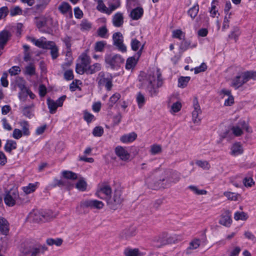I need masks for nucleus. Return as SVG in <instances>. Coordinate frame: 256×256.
Returning <instances> with one entry per match:
<instances>
[{"label": "nucleus", "mask_w": 256, "mask_h": 256, "mask_svg": "<svg viewBox=\"0 0 256 256\" xmlns=\"http://www.w3.org/2000/svg\"><path fill=\"white\" fill-rule=\"evenodd\" d=\"M138 79L140 87L146 89L152 96L158 94V88L163 84L161 72L157 68H154L146 73L141 72Z\"/></svg>", "instance_id": "obj_1"}, {"label": "nucleus", "mask_w": 256, "mask_h": 256, "mask_svg": "<svg viewBox=\"0 0 256 256\" xmlns=\"http://www.w3.org/2000/svg\"><path fill=\"white\" fill-rule=\"evenodd\" d=\"M52 218H53V216L49 212H44L38 210H33L28 215L30 220L36 223L45 222Z\"/></svg>", "instance_id": "obj_2"}, {"label": "nucleus", "mask_w": 256, "mask_h": 256, "mask_svg": "<svg viewBox=\"0 0 256 256\" xmlns=\"http://www.w3.org/2000/svg\"><path fill=\"white\" fill-rule=\"evenodd\" d=\"M97 79L98 86L100 87H104L108 91L112 90L113 86L112 76L100 72L98 74Z\"/></svg>", "instance_id": "obj_3"}, {"label": "nucleus", "mask_w": 256, "mask_h": 256, "mask_svg": "<svg viewBox=\"0 0 256 256\" xmlns=\"http://www.w3.org/2000/svg\"><path fill=\"white\" fill-rule=\"evenodd\" d=\"M242 129L245 130L248 133L252 132V129L244 120H240L237 124L233 126L231 128L233 134L236 136H239L242 134Z\"/></svg>", "instance_id": "obj_4"}, {"label": "nucleus", "mask_w": 256, "mask_h": 256, "mask_svg": "<svg viewBox=\"0 0 256 256\" xmlns=\"http://www.w3.org/2000/svg\"><path fill=\"white\" fill-rule=\"evenodd\" d=\"M105 62L112 68H114L119 66L121 64L124 62V60L120 55L110 54L106 56Z\"/></svg>", "instance_id": "obj_5"}, {"label": "nucleus", "mask_w": 256, "mask_h": 256, "mask_svg": "<svg viewBox=\"0 0 256 256\" xmlns=\"http://www.w3.org/2000/svg\"><path fill=\"white\" fill-rule=\"evenodd\" d=\"M18 198V192L16 190H10L6 194L4 198V202L6 205L12 206L16 203Z\"/></svg>", "instance_id": "obj_6"}, {"label": "nucleus", "mask_w": 256, "mask_h": 256, "mask_svg": "<svg viewBox=\"0 0 256 256\" xmlns=\"http://www.w3.org/2000/svg\"><path fill=\"white\" fill-rule=\"evenodd\" d=\"M66 96H62L58 98L56 101L53 100L48 98L47 100V104L50 110V114H54L58 106H62L63 102L66 100Z\"/></svg>", "instance_id": "obj_7"}, {"label": "nucleus", "mask_w": 256, "mask_h": 256, "mask_svg": "<svg viewBox=\"0 0 256 256\" xmlns=\"http://www.w3.org/2000/svg\"><path fill=\"white\" fill-rule=\"evenodd\" d=\"M193 108L194 110L192 112V120L194 124H198L201 120L200 115L202 114V112L196 98H194L193 100Z\"/></svg>", "instance_id": "obj_8"}, {"label": "nucleus", "mask_w": 256, "mask_h": 256, "mask_svg": "<svg viewBox=\"0 0 256 256\" xmlns=\"http://www.w3.org/2000/svg\"><path fill=\"white\" fill-rule=\"evenodd\" d=\"M112 194V189L110 186L107 184H102L100 186L98 190L96 195L102 199H110L109 196Z\"/></svg>", "instance_id": "obj_9"}, {"label": "nucleus", "mask_w": 256, "mask_h": 256, "mask_svg": "<svg viewBox=\"0 0 256 256\" xmlns=\"http://www.w3.org/2000/svg\"><path fill=\"white\" fill-rule=\"evenodd\" d=\"M80 206L82 208H90L100 209L104 206V204L102 202L98 200H86L80 202Z\"/></svg>", "instance_id": "obj_10"}, {"label": "nucleus", "mask_w": 256, "mask_h": 256, "mask_svg": "<svg viewBox=\"0 0 256 256\" xmlns=\"http://www.w3.org/2000/svg\"><path fill=\"white\" fill-rule=\"evenodd\" d=\"M248 81L244 72H242L233 78L231 86L238 89Z\"/></svg>", "instance_id": "obj_11"}, {"label": "nucleus", "mask_w": 256, "mask_h": 256, "mask_svg": "<svg viewBox=\"0 0 256 256\" xmlns=\"http://www.w3.org/2000/svg\"><path fill=\"white\" fill-rule=\"evenodd\" d=\"M112 38L114 44L116 46L119 50L122 52L126 50V46L123 44V36L120 32H116L113 34Z\"/></svg>", "instance_id": "obj_12"}, {"label": "nucleus", "mask_w": 256, "mask_h": 256, "mask_svg": "<svg viewBox=\"0 0 256 256\" xmlns=\"http://www.w3.org/2000/svg\"><path fill=\"white\" fill-rule=\"evenodd\" d=\"M122 201V198L121 191L120 190H116L112 198L108 200V204L112 208H114V206L120 204Z\"/></svg>", "instance_id": "obj_13"}, {"label": "nucleus", "mask_w": 256, "mask_h": 256, "mask_svg": "<svg viewBox=\"0 0 256 256\" xmlns=\"http://www.w3.org/2000/svg\"><path fill=\"white\" fill-rule=\"evenodd\" d=\"M116 155L122 160L126 161L130 158V154L126 148L118 146L115 148Z\"/></svg>", "instance_id": "obj_14"}, {"label": "nucleus", "mask_w": 256, "mask_h": 256, "mask_svg": "<svg viewBox=\"0 0 256 256\" xmlns=\"http://www.w3.org/2000/svg\"><path fill=\"white\" fill-rule=\"evenodd\" d=\"M232 222L231 212L228 210H225L222 214L219 222L220 224L229 227Z\"/></svg>", "instance_id": "obj_15"}, {"label": "nucleus", "mask_w": 256, "mask_h": 256, "mask_svg": "<svg viewBox=\"0 0 256 256\" xmlns=\"http://www.w3.org/2000/svg\"><path fill=\"white\" fill-rule=\"evenodd\" d=\"M47 250L45 246L36 244L30 248L28 252H26V256H36L39 254H43Z\"/></svg>", "instance_id": "obj_16"}, {"label": "nucleus", "mask_w": 256, "mask_h": 256, "mask_svg": "<svg viewBox=\"0 0 256 256\" xmlns=\"http://www.w3.org/2000/svg\"><path fill=\"white\" fill-rule=\"evenodd\" d=\"M58 10L63 14L68 16L70 18L72 17V12L71 6L66 2H62L58 7Z\"/></svg>", "instance_id": "obj_17"}, {"label": "nucleus", "mask_w": 256, "mask_h": 256, "mask_svg": "<svg viewBox=\"0 0 256 256\" xmlns=\"http://www.w3.org/2000/svg\"><path fill=\"white\" fill-rule=\"evenodd\" d=\"M27 38L38 47L44 49L47 48V46L49 44V41H46L44 38H41L40 39L36 40L33 37L28 36Z\"/></svg>", "instance_id": "obj_18"}, {"label": "nucleus", "mask_w": 256, "mask_h": 256, "mask_svg": "<svg viewBox=\"0 0 256 256\" xmlns=\"http://www.w3.org/2000/svg\"><path fill=\"white\" fill-rule=\"evenodd\" d=\"M11 36L10 32L6 30H3L0 32V51L4 48L8 42Z\"/></svg>", "instance_id": "obj_19"}, {"label": "nucleus", "mask_w": 256, "mask_h": 256, "mask_svg": "<svg viewBox=\"0 0 256 256\" xmlns=\"http://www.w3.org/2000/svg\"><path fill=\"white\" fill-rule=\"evenodd\" d=\"M112 22L115 27H121L124 22V14L120 12H116L112 16Z\"/></svg>", "instance_id": "obj_20"}, {"label": "nucleus", "mask_w": 256, "mask_h": 256, "mask_svg": "<svg viewBox=\"0 0 256 256\" xmlns=\"http://www.w3.org/2000/svg\"><path fill=\"white\" fill-rule=\"evenodd\" d=\"M142 46L141 48V50L140 51H138L136 54V58L135 56H132L128 58L126 60V68L127 70L132 69L136 65L138 60L142 54Z\"/></svg>", "instance_id": "obj_21"}, {"label": "nucleus", "mask_w": 256, "mask_h": 256, "mask_svg": "<svg viewBox=\"0 0 256 256\" xmlns=\"http://www.w3.org/2000/svg\"><path fill=\"white\" fill-rule=\"evenodd\" d=\"M144 12L142 7H137L131 10L130 16L133 20H138L142 17Z\"/></svg>", "instance_id": "obj_22"}, {"label": "nucleus", "mask_w": 256, "mask_h": 256, "mask_svg": "<svg viewBox=\"0 0 256 256\" xmlns=\"http://www.w3.org/2000/svg\"><path fill=\"white\" fill-rule=\"evenodd\" d=\"M244 150L240 142H236L231 148L230 154L233 156H237L243 153Z\"/></svg>", "instance_id": "obj_23"}, {"label": "nucleus", "mask_w": 256, "mask_h": 256, "mask_svg": "<svg viewBox=\"0 0 256 256\" xmlns=\"http://www.w3.org/2000/svg\"><path fill=\"white\" fill-rule=\"evenodd\" d=\"M0 232L4 235H7L9 232V223L3 217H0Z\"/></svg>", "instance_id": "obj_24"}, {"label": "nucleus", "mask_w": 256, "mask_h": 256, "mask_svg": "<svg viewBox=\"0 0 256 256\" xmlns=\"http://www.w3.org/2000/svg\"><path fill=\"white\" fill-rule=\"evenodd\" d=\"M46 49L50 50V54L52 59L56 58L58 56V50L56 44L52 41H49Z\"/></svg>", "instance_id": "obj_25"}, {"label": "nucleus", "mask_w": 256, "mask_h": 256, "mask_svg": "<svg viewBox=\"0 0 256 256\" xmlns=\"http://www.w3.org/2000/svg\"><path fill=\"white\" fill-rule=\"evenodd\" d=\"M137 135L134 132H131L121 136L120 140L124 143L133 142L136 138Z\"/></svg>", "instance_id": "obj_26"}, {"label": "nucleus", "mask_w": 256, "mask_h": 256, "mask_svg": "<svg viewBox=\"0 0 256 256\" xmlns=\"http://www.w3.org/2000/svg\"><path fill=\"white\" fill-rule=\"evenodd\" d=\"M102 68V66L98 63H96L94 64L87 67L86 69V74H92L100 71Z\"/></svg>", "instance_id": "obj_27"}, {"label": "nucleus", "mask_w": 256, "mask_h": 256, "mask_svg": "<svg viewBox=\"0 0 256 256\" xmlns=\"http://www.w3.org/2000/svg\"><path fill=\"white\" fill-rule=\"evenodd\" d=\"M108 5L109 7V14H111L113 11L118 8L120 6V0H112L108 2Z\"/></svg>", "instance_id": "obj_28"}, {"label": "nucleus", "mask_w": 256, "mask_h": 256, "mask_svg": "<svg viewBox=\"0 0 256 256\" xmlns=\"http://www.w3.org/2000/svg\"><path fill=\"white\" fill-rule=\"evenodd\" d=\"M153 242L154 246L157 247H160L163 245L167 244L166 239L164 238V236H158L153 238Z\"/></svg>", "instance_id": "obj_29"}, {"label": "nucleus", "mask_w": 256, "mask_h": 256, "mask_svg": "<svg viewBox=\"0 0 256 256\" xmlns=\"http://www.w3.org/2000/svg\"><path fill=\"white\" fill-rule=\"evenodd\" d=\"M121 96L118 92L113 94L110 98L108 105L109 108H111L114 105L120 100Z\"/></svg>", "instance_id": "obj_30"}, {"label": "nucleus", "mask_w": 256, "mask_h": 256, "mask_svg": "<svg viewBox=\"0 0 256 256\" xmlns=\"http://www.w3.org/2000/svg\"><path fill=\"white\" fill-rule=\"evenodd\" d=\"M51 0H36L37 4L35 6V8L38 10H42L44 9Z\"/></svg>", "instance_id": "obj_31"}, {"label": "nucleus", "mask_w": 256, "mask_h": 256, "mask_svg": "<svg viewBox=\"0 0 256 256\" xmlns=\"http://www.w3.org/2000/svg\"><path fill=\"white\" fill-rule=\"evenodd\" d=\"M36 188H37V183L36 182L34 183V184L30 183L28 186H24L22 188V190L26 194H30L32 192H34L35 190H36Z\"/></svg>", "instance_id": "obj_32"}, {"label": "nucleus", "mask_w": 256, "mask_h": 256, "mask_svg": "<svg viewBox=\"0 0 256 256\" xmlns=\"http://www.w3.org/2000/svg\"><path fill=\"white\" fill-rule=\"evenodd\" d=\"M16 148V142L13 140H8L4 147L5 150L9 152Z\"/></svg>", "instance_id": "obj_33"}, {"label": "nucleus", "mask_w": 256, "mask_h": 256, "mask_svg": "<svg viewBox=\"0 0 256 256\" xmlns=\"http://www.w3.org/2000/svg\"><path fill=\"white\" fill-rule=\"evenodd\" d=\"M33 107V104H31L28 106H24L22 110L23 114L29 118H30L32 116Z\"/></svg>", "instance_id": "obj_34"}, {"label": "nucleus", "mask_w": 256, "mask_h": 256, "mask_svg": "<svg viewBox=\"0 0 256 256\" xmlns=\"http://www.w3.org/2000/svg\"><path fill=\"white\" fill-rule=\"evenodd\" d=\"M197 46V43L195 42L191 45V42L190 40H184L180 44V48L182 50H186L188 48H194Z\"/></svg>", "instance_id": "obj_35"}, {"label": "nucleus", "mask_w": 256, "mask_h": 256, "mask_svg": "<svg viewBox=\"0 0 256 256\" xmlns=\"http://www.w3.org/2000/svg\"><path fill=\"white\" fill-rule=\"evenodd\" d=\"M80 64L82 66L88 67V64H90V56L85 53H83L80 55Z\"/></svg>", "instance_id": "obj_36"}, {"label": "nucleus", "mask_w": 256, "mask_h": 256, "mask_svg": "<svg viewBox=\"0 0 256 256\" xmlns=\"http://www.w3.org/2000/svg\"><path fill=\"white\" fill-rule=\"evenodd\" d=\"M200 246V240L198 239H194L190 243L189 246L186 249L187 253H190V250H195Z\"/></svg>", "instance_id": "obj_37"}, {"label": "nucleus", "mask_w": 256, "mask_h": 256, "mask_svg": "<svg viewBox=\"0 0 256 256\" xmlns=\"http://www.w3.org/2000/svg\"><path fill=\"white\" fill-rule=\"evenodd\" d=\"M62 175L66 179L74 180L78 178L77 174L72 171L64 170L62 172Z\"/></svg>", "instance_id": "obj_38"}, {"label": "nucleus", "mask_w": 256, "mask_h": 256, "mask_svg": "<svg viewBox=\"0 0 256 256\" xmlns=\"http://www.w3.org/2000/svg\"><path fill=\"white\" fill-rule=\"evenodd\" d=\"M130 44L132 50L134 51L138 50L139 48L140 49L138 51H140L142 46V49L144 48V45H142L140 42L136 38L132 40Z\"/></svg>", "instance_id": "obj_39"}, {"label": "nucleus", "mask_w": 256, "mask_h": 256, "mask_svg": "<svg viewBox=\"0 0 256 256\" xmlns=\"http://www.w3.org/2000/svg\"><path fill=\"white\" fill-rule=\"evenodd\" d=\"M124 254L126 256H139L140 255L139 250L138 248H127L124 250Z\"/></svg>", "instance_id": "obj_40"}, {"label": "nucleus", "mask_w": 256, "mask_h": 256, "mask_svg": "<svg viewBox=\"0 0 256 256\" xmlns=\"http://www.w3.org/2000/svg\"><path fill=\"white\" fill-rule=\"evenodd\" d=\"M35 22L37 27L40 29L46 26V18L45 17L36 18Z\"/></svg>", "instance_id": "obj_41"}, {"label": "nucleus", "mask_w": 256, "mask_h": 256, "mask_svg": "<svg viewBox=\"0 0 256 256\" xmlns=\"http://www.w3.org/2000/svg\"><path fill=\"white\" fill-rule=\"evenodd\" d=\"M224 196H226L228 200H238L240 198V196L238 194L230 192H224Z\"/></svg>", "instance_id": "obj_42"}, {"label": "nucleus", "mask_w": 256, "mask_h": 256, "mask_svg": "<svg viewBox=\"0 0 256 256\" xmlns=\"http://www.w3.org/2000/svg\"><path fill=\"white\" fill-rule=\"evenodd\" d=\"M36 73V68L34 64H30L25 68V70H24V74H27L29 76H33Z\"/></svg>", "instance_id": "obj_43"}, {"label": "nucleus", "mask_w": 256, "mask_h": 256, "mask_svg": "<svg viewBox=\"0 0 256 256\" xmlns=\"http://www.w3.org/2000/svg\"><path fill=\"white\" fill-rule=\"evenodd\" d=\"M190 80V77H189V76H186V77L182 76V77H180V78H179L178 80V87L182 88L186 87L187 86Z\"/></svg>", "instance_id": "obj_44"}, {"label": "nucleus", "mask_w": 256, "mask_h": 256, "mask_svg": "<svg viewBox=\"0 0 256 256\" xmlns=\"http://www.w3.org/2000/svg\"><path fill=\"white\" fill-rule=\"evenodd\" d=\"M22 14V10L19 6H14L10 9V15L12 16L21 15Z\"/></svg>", "instance_id": "obj_45"}, {"label": "nucleus", "mask_w": 256, "mask_h": 256, "mask_svg": "<svg viewBox=\"0 0 256 256\" xmlns=\"http://www.w3.org/2000/svg\"><path fill=\"white\" fill-rule=\"evenodd\" d=\"M97 9L102 12H105L108 14H109V8H108L103 3L102 1L101 0H98V5L97 6Z\"/></svg>", "instance_id": "obj_46"}, {"label": "nucleus", "mask_w": 256, "mask_h": 256, "mask_svg": "<svg viewBox=\"0 0 256 256\" xmlns=\"http://www.w3.org/2000/svg\"><path fill=\"white\" fill-rule=\"evenodd\" d=\"M68 182L67 180L64 179H54V186H68Z\"/></svg>", "instance_id": "obj_47"}, {"label": "nucleus", "mask_w": 256, "mask_h": 256, "mask_svg": "<svg viewBox=\"0 0 256 256\" xmlns=\"http://www.w3.org/2000/svg\"><path fill=\"white\" fill-rule=\"evenodd\" d=\"M20 126L22 128V134L26 136H28L30 134V131H29V124L28 122H21Z\"/></svg>", "instance_id": "obj_48"}, {"label": "nucleus", "mask_w": 256, "mask_h": 256, "mask_svg": "<svg viewBox=\"0 0 256 256\" xmlns=\"http://www.w3.org/2000/svg\"><path fill=\"white\" fill-rule=\"evenodd\" d=\"M136 102L139 108H142L145 103V98L144 94L139 92L136 96Z\"/></svg>", "instance_id": "obj_49"}, {"label": "nucleus", "mask_w": 256, "mask_h": 256, "mask_svg": "<svg viewBox=\"0 0 256 256\" xmlns=\"http://www.w3.org/2000/svg\"><path fill=\"white\" fill-rule=\"evenodd\" d=\"M196 165L202 168L204 170H208L210 168V165L208 162L206 160H197L196 162Z\"/></svg>", "instance_id": "obj_50"}, {"label": "nucleus", "mask_w": 256, "mask_h": 256, "mask_svg": "<svg viewBox=\"0 0 256 256\" xmlns=\"http://www.w3.org/2000/svg\"><path fill=\"white\" fill-rule=\"evenodd\" d=\"M234 218L236 220H246L248 218L247 214L244 212H237L234 214Z\"/></svg>", "instance_id": "obj_51"}, {"label": "nucleus", "mask_w": 256, "mask_h": 256, "mask_svg": "<svg viewBox=\"0 0 256 256\" xmlns=\"http://www.w3.org/2000/svg\"><path fill=\"white\" fill-rule=\"evenodd\" d=\"M188 188L198 195H204L206 194V190H199L196 186H190Z\"/></svg>", "instance_id": "obj_52"}, {"label": "nucleus", "mask_w": 256, "mask_h": 256, "mask_svg": "<svg viewBox=\"0 0 256 256\" xmlns=\"http://www.w3.org/2000/svg\"><path fill=\"white\" fill-rule=\"evenodd\" d=\"M28 88L20 90L18 93V98L21 101L24 102L28 96Z\"/></svg>", "instance_id": "obj_53"}, {"label": "nucleus", "mask_w": 256, "mask_h": 256, "mask_svg": "<svg viewBox=\"0 0 256 256\" xmlns=\"http://www.w3.org/2000/svg\"><path fill=\"white\" fill-rule=\"evenodd\" d=\"M198 6H194L188 11V14L192 18H194L198 14Z\"/></svg>", "instance_id": "obj_54"}, {"label": "nucleus", "mask_w": 256, "mask_h": 256, "mask_svg": "<svg viewBox=\"0 0 256 256\" xmlns=\"http://www.w3.org/2000/svg\"><path fill=\"white\" fill-rule=\"evenodd\" d=\"M172 37L182 40L184 38V34L180 30H174L172 32Z\"/></svg>", "instance_id": "obj_55"}, {"label": "nucleus", "mask_w": 256, "mask_h": 256, "mask_svg": "<svg viewBox=\"0 0 256 256\" xmlns=\"http://www.w3.org/2000/svg\"><path fill=\"white\" fill-rule=\"evenodd\" d=\"M80 28L84 30H88L91 28V24L86 20H83L80 24Z\"/></svg>", "instance_id": "obj_56"}, {"label": "nucleus", "mask_w": 256, "mask_h": 256, "mask_svg": "<svg viewBox=\"0 0 256 256\" xmlns=\"http://www.w3.org/2000/svg\"><path fill=\"white\" fill-rule=\"evenodd\" d=\"M62 240L60 238H58L56 240L48 238L46 240V243L50 246L55 244L56 246H60L62 244Z\"/></svg>", "instance_id": "obj_57"}, {"label": "nucleus", "mask_w": 256, "mask_h": 256, "mask_svg": "<svg viewBox=\"0 0 256 256\" xmlns=\"http://www.w3.org/2000/svg\"><path fill=\"white\" fill-rule=\"evenodd\" d=\"M181 240L180 236L174 235L170 236L167 239H166V242H167V244L176 243L178 241H180Z\"/></svg>", "instance_id": "obj_58"}, {"label": "nucleus", "mask_w": 256, "mask_h": 256, "mask_svg": "<svg viewBox=\"0 0 256 256\" xmlns=\"http://www.w3.org/2000/svg\"><path fill=\"white\" fill-rule=\"evenodd\" d=\"M16 84L18 88H20V90L27 88L26 86V82L22 78H18L16 82Z\"/></svg>", "instance_id": "obj_59"}, {"label": "nucleus", "mask_w": 256, "mask_h": 256, "mask_svg": "<svg viewBox=\"0 0 256 256\" xmlns=\"http://www.w3.org/2000/svg\"><path fill=\"white\" fill-rule=\"evenodd\" d=\"M244 236L246 238L252 241L254 243L256 242V237L252 232L246 231L244 233Z\"/></svg>", "instance_id": "obj_60"}, {"label": "nucleus", "mask_w": 256, "mask_h": 256, "mask_svg": "<svg viewBox=\"0 0 256 256\" xmlns=\"http://www.w3.org/2000/svg\"><path fill=\"white\" fill-rule=\"evenodd\" d=\"M86 69H87V67L80 64H77L76 68V72L80 74H82L84 72L86 73Z\"/></svg>", "instance_id": "obj_61"}, {"label": "nucleus", "mask_w": 256, "mask_h": 256, "mask_svg": "<svg viewBox=\"0 0 256 256\" xmlns=\"http://www.w3.org/2000/svg\"><path fill=\"white\" fill-rule=\"evenodd\" d=\"M76 188L81 191H84L86 188V184L84 180H80L76 184Z\"/></svg>", "instance_id": "obj_62"}, {"label": "nucleus", "mask_w": 256, "mask_h": 256, "mask_svg": "<svg viewBox=\"0 0 256 256\" xmlns=\"http://www.w3.org/2000/svg\"><path fill=\"white\" fill-rule=\"evenodd\" d=\"M240 35V32L239 29L238 28H234V30L231 32L230 34L229 35V37L236 40Z\"/></svg>", "instance_id": "obj_63"}, {"label": "nucleus", "mask_w": 256, "mask_h": 256, "mask_svg": "<svg viewBox=\"0 0 256 256\" xmlns=\"http://www.w3.org/2000/svg\"><path fill=\"white\" fill-rule=\"evenodd\" d=\"M104 133V130L101 126L96 127L92 132L93 134L95 136H100Z\"/></svg>", "instance_id": "obj_64"}]
</instances>
